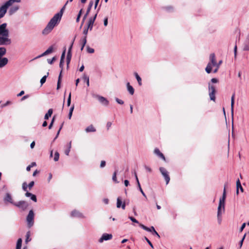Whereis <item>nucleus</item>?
Returning a JSON list of instances; mask_svg holds the SVG:
<instances>
[{"instance_id": "3c124183", "label": "nucleus", "mask_w": 249, "mask_h": 249, "mask_svg": "<svg viewBox=\"0 0 249 249\" xmlns=\"http://www.w3.org/2000/svg\"><path fill=\"white\" fill-rule=\"evenodd\" d=\"M128 218L131 221H132L134 223H139V221L136 219L134 217H132V216H129L128 217Z\"/></svg>"}, {"instance_id": "9d476101", "label": "nucleus", "mask_w": 249, "mask_h": 249, "mask_svg": "<svg viewBox=\"0 0 249 249\" xmlns=\"http://www.w3.org/2000/svg\"><path fill=\"white\" fill-rule=\"evenodd\" d=\"M92 96L97 98L99 102L103 105L105 106H107L108 105L109 101L106 98L98 94H93Z\"/></svg>"}, {"instance_id": "864d4df0", "label": "nucleus", "mask_w": 249, "mask_h": 249, "mask_svg": "<svg viewBox=\"0 0 249 249\" xmlns=\"http://www.w3.org/2000/svg\"><path fill=\"white\" fill-rule=\"evenodd\" d=\"M115 101L118 104L120 105H123L124 103V102L122 100H121L118 98H115Z\"/></svg>"}, {"instance_id": "412c9836", "label": "nucleus", "mask_w": 249, "mask_h": 249, "mask_svg": "<svg viewBox=\"0 0 249 249\" xmlns=\"http://www.w3.org/2000/svg\"><path fill=\"white\" fill-rule=\"evenodd\" d=\"M210 59L211 61V63L212 65L215 66L217 65V63L215 60V57L214 53H211L210 56Z\"/></svg>"}, {"instance_id": "09e8293b", "label": "nucleus", "mask_w": 249, "mask_h": 249, "mask_svg": "<svg viewBox=\"0 0 249 249\" xmlns=\"http://www.w3.org/2000/svg\"><path fill=\"white\" fill-rule=\"evenodd\" d=\"M164 9L167 11V12H172L173 11V7L170 6H166L164 7Z\"/></svg>"}, {"instance_id": "774afa93", "label": "nucleus", "mask_w": 249, "mask_h": 249, "mask_svg": "<svg viewBox=\"0 0 249 249\" xmlns=\"http://www.w3.org/2000/svg\"><path fill=\"white\" fill-rule=\"evenodd\" d=\"M112 125V123L110 122H108L107 124V128L108 130Z\"/></svg>"}, {"instance_id": "473e14b6", "label": "nucleus", "mask_w": 249, "mask_h": 249, "mask_svg": "<svg viewBox=\"0 0 249 249\" xmlns=\"http://www.w3.org/2000/svg\"><path fill=\"white\" fill-rule=\"evenodd\" d=\"M31 235V233L30 231H28L27 232L26 234V239H25V242L27 243L28 242L30 241L31 240V238L30 237Z\"/></svg>"}, {"instance_id": "680f3d73", "label": "nucleus", "mask_w": 249, "mask_h": 249, "mask_svg": "<svg viewBox=\"0 0 249 249\" xmlns=\"http://www.w3.org/2000/svg\"><path fill=\"white\" fill-rule=\"evenodd\" d=\"M64 61H60L59 67L61 69L62 71L63 69Z\"/></svg>"}, {"instance_id": "423d86ee", "label": "nucleus", "mask_w": 249, "mask_h": 249, "mask_svg": "<svg viewBox=\"0 0 249 249\" xmlns=\"http://www.w3.org/2000/svg\"><path fill=\"white\" fill-rule=\"evenodd\" d=\"M140 227L142 228L143 230L151 232L153 235H156L159 238H160V236L159 234V233L157 232V231L155 230L154 227L153 226H151V227L149 228L145 226H144L143 224H140Z\"/></svg>"}, {"instance_id": "0eeeda50", "label": "nucleus", "mask_w": 249, "mask_h": 249, "mask_svg": "<svg viewBox=\"0 0 249 249\" xmlns=\"http://www.w3.org/2000/svg\"><path fill=\"white\" fill-rule=\"evenodd\" d=\"M209 88V95L210 96V100L213 101L215 100V89L214 86L212 85L210 83L208 84Z\"/></svg>"}, {"instance_id": "ea45409f", "label": "nucleus", "mask_w": 249, "mask_h": 249, "mask_svg": "<svg viewBox=\"0 0 249 249\" xmlns=\"http://www.w3.org/2000/svg\"><path fill=\"white\" fill-rule=\"evenodd\" d=\"M83 79L86 82L87 85L89 87V76L86 74H84L83 76Z\"/></svg>"}, {"instance_id": "6e6d98bb", "label": "nucleus", "mask_w": 249, "mask_h": 249, "mask_svg": "<svg viewBox=\"0 0 249 249\" xmlns=\"http://www.w3.org/2000/svg\"><path fill=\"white\" fill-rule=\"evenodd\" d=\"M63 124H61V126H60V127L59 129L58 130V132H57V134H56V135L55 137V138H54V139H53V141H55V140L57 139V138L58 137V135H59V134L60 131L61 129H62V128Z\"/></svg>"}, {"instance_id": "20e7f679", "label": "nucleus", "mask_w": 249, "mask_h": 249, "mask_svg": "<svg viewBox=\"0 0 249 249\" xmlns=\"http://www.w3.org/2000/svg\"><path fill=\"white\" fill-rule=\"evenodd\" d=\"M34 213L33 210L29 211V213L26 217V221L28 227L31 228L34 224Z\"/></svg>"}, {"instance_id": "7ed1b4c3", "label": "nucleus", "mask_w": 249, "mask_h": 249, "mask_svg": "<svg viewBox=\"0 0 249 249\" xmlns=\"http://www.w3.org/2000/svg\"><path fill=\"white\" fill-rule=\"evenodd\" d=\"M20 0H9L0 7V19L3 18L7 12V9L14 2H19Z\"/></svg>"}, {"instance_id": "49530a36", "label": "nucleus", "mask_w": 249, "mask_h": 249, "mask_svg": "<svg viewBox=\"0 0 249 249\" xmlns=\"http://www.w3.org/2000/svg\"><path fill=\"white\" fill-rule=\"evenodd\" d=\"M54 121H55V116H53L52 119L51 123L49 125L48 128L49 129H51L52 128V126L53 125V124Z\"/></svg>"}, {"instance_id": "a211bd4d", "label": "nucleus", "mask_w": 249, "mask_h": 249, "mask_svg": "<svg viewBox=\"0 0 249 249\" xmlns=\"http://www.w3.org/2000/svg\"><path fill=\"white\" fill-rule=\"evenodd\" d=\"M8 62V60L6 57H1L0 58V68L4 67Z\"/></svg>"}, {"instance_id": "c9c22d12", "label": "nucleus", "mask_w": 249, "mask_h": 249, "mask_svg": "<svg viewBox=\"0 0 249 249\" xmlns=\"http://www.w3.org/2000/svg\"><path fill=\"white\" fill-rule=\"evenodd\" d=\"M243 50L246 51H249V43L245 41L243 45Z\"/></svg>"}, {"instance_id": "4c0bfd02", "label": "nucleus", "mask_w": 249, "mask_h": 249, "mask_svg": "<svg viewBox=\"0 0 249 249\" xmlns=\"http://www.w3.org/2000/svg\"><path fill=\"white\" fill-rule=\"evenodd\" d=\"M66 47H64V50L62 53V54H61V58H60V61H64V59H65V54H66Z\"/></svg>"}, {"instance_id": "a19ab883", "label": "nucleus", "mask_w": 249, "mask_h": 249, "mask_svg": "<svg viewBox=\"0 0 249 249\" xmlns=\"http://www.w3.org/2000/svg\"><path fill=\"white\" fill-rule=\"evenodd\" d=\"M86 48H87V51L88 53H93L94 52V49L92 48H90L89 46H87L86 47Z\"/></svg>"}, {"instance_id": "1a4fd4ad", "label": "nucleus", "mask_w": 249, "mask_h": 249, "mask_svg": "<svg viewBox=\"0 0 249 249\" xmlns=\"http://www.w3.org/2000/svg\"><path fill=\"white\" fill-rule=\"evenodd\" d=\"M159 170L161 175L164 177L166 184H168L170 180V178L169 175V172L166 170V169L165 168L162 167H160Z\"/></svg>"}, {"instance_id": "4468645a", "label": "nucleus", "mask_w": 249, "mask_h": 249, "mask_svg": "<svg viewBox=\"0 0 249 249\" xmlns=\"http://www.w3.org/2000/svg\"><path fill=\"white\" fill-rule=\"evenodd\" d=\"M53 46H50V47H49V48L46 51H45L43 53H42L40 55H39L37 56L36 57L34 58V59H38L39 58H40L42 56H45L49 53H52L53 51Z\"/></svg>"}, {"instance_id": "f8f14e48", "label": "nucleus", "mask_w": 249, "mask_h": 249, "mask_svg": "<svg viewBox=\"0 0 249 249\" xmlns=\"http://www.w3.org/2000/svg\"><path fill=\"white\" fill-rule=\"evenodd\" d=\"M112 238V235L110 233H103L102 236L99 240L100 243L103 242L104 241H107L111 239Z\"/></svg>"}, {"instance_id": "bb28decb", "label": "nucleus", "mask_w": 249, "mask_h": 249, "mask_svg": "<svg viewBox=\"0 0 249 249\" xmlns=\"http://www.w3.org/2000/svg\"><path fill=\"white\" fill-rule=\"evenodd\" d=\"M212 70V65L211 63H209L205 68V71L207 73H210Z\"/></svg>"}, {"instance_id": "f257e3e1", "label": "nucleus", "mask_w": 249, "mask_h": 249, "mask_svg": "<svg viewBox=\"0 0 249 249\" xmlns=\"http://www.w3.org/2000/svg\"><path fill=\"white\" fill-rule=\"evenodd\" d=\"M66 5L67 4H65L61 9L60 11L55 14L51 19L46 27L43 30L42 32L43 35H47L49 34L53 30L54 27L59 23Z\"/></svg>"}, {"instance_id": "a878e982", "label": "nucleus", "mask_w": 249, "mask_h": 249, "mask_svg": "<svg viewBox=\"0 0 249 249\" xmlns=\"http://www.w3.org/2000/svg\"><path fill=\"white\" fill-rule=\"evenodd\" d=\"M6 53V49L5 47H0V58L2 57Z\"/></svg>"}, {"instance_id": "2eb2a0df", "label": "nucleus", "mask_w": 249, "mask_h": 249, "mask_svg": "<svg viewBox=\"0 0 249 249\" xmlns=\"http://www.w3.org/2000/svg\"><path fill=\"white\" fill-rule=\"evenodd\" d=\"M117 208H122V209L124 210L125 208V204L124 202H123L120 197H118L117 199Z\"/></svg>"}, {"instance_id": "c756f323", "label": "nucleus", "mask_w": 249, "mask_h": 249, "mask_svg": "<svg viewBox=\"0 0 249 249\" xmlns=\"http://www.w3.org/2000/svg\"><path fill=\"white\" fill-rule=\"evenodd\" d=\"M22 245V239L21 238H19L17 242L16 245V249H21Z\"/></svg>"}, {"instance_id": "f704fd0d", "label": "nucleus", "mask_w": 249, "mask_h": 249, "mask_svg": "<svg viewBox=\"0 0 249 249\" xmlns=\"http://www.w3.org/2000/svg\"><path fill=\"white\" fill-rule=\"evenodd\" d=\"M137 186H138V190L141 192V193H142V196L145 197L146 198H147V197H146V196L145 195V194L144 193V192L143 191L141 186V184L140 183H139V184H137Z\"/></svg>"}, {"instance_id": "8fccbe9b", "label": "nucleus", "mask_w": 249, "mask_h": 249, "mask_svg": "<svg viewBox=\"0 0 249 249\" xmlns=\"http://www.w3.org/2000/svg\"><path fill=\"white\" fill-rule=\"evenodd\" d=\"M56 60V57L55 56L53 57L52 59H48L47 62L50 64H52L54 61Z\"/></svg>"}, {"instance_id": "9b49d317", "label": "nucleus", "mask_w": 249, "mask_h": 249, "mask_svg": "<svg viewBox=\"0 0 249 249\" xmlns=\"http://www.w3.org/2000/svg\"><path fill=\"white\" fill-rule=\"evenodd\" d=\"M71 217H77L79 218H85L84 215L79 211L74 210L71 212Z\"/></svg>"}, {"instance_id": "052dcab7", "label": "nucleus", "mask_w": 249, "mask_h": 249, "mask_svg": "<svg viewBox=\"0 0 249 249\" xmlns=\"http://www.w3.org/2000/svg\"><path fill=\"white\" fill-rule=\"evenodd\" d=\"M106 162L105 160H102L100 163V168H103L106 166Z\"/></svg>"}, {"instance_id": "b1692460", "label": "nucleus", "mask_w": 249, "mask_h": 249, "mask_svg": "<svg viewBox=\"0 0 249 249\" xmlns=\"http://www.w3.org/2000/svg\"><path fill=\"white\" fill-rule=\"evenodd\" d=\"M53 112V110L52 108H50L48 110V112L46 113V114L44 116V119L45 120H48L49 119V117L51 116Z\"/></svg>"}, {"instance_id": "79ce46f5", "label": "nucleus", "mask_w": 249, "mask_h": 249, "mask_svg": "<svg viewBox=\"0 0 249 249\" xmlns=\"http://www.w3.org/2000/svg\"><path fill=\"white\" fill-rule=\"evenodd\" d=\"M223 212H224L223 211V209L221 207H218L217 216H222Z\"/></svg>"}, {"instance_id": "cd10ccee", "label": "nucleus", "mask_w": 249, "mask_h": 249, "mask_svg": "<svg viewBox=\"0 0 249 249\" xmlns=\"http://www.w3.org/2000/svg\"><path fill=\"white\" fill-rule=\"evenodd\" d=\"M71 57H72V53H67V57H66V62H67V65H69L71 60Z\"/></svg>"}, {"instance_id": "6ab92c4d", "label": "nucleus", "mask_w": 249, "mask_h": 249, "mask_svg": "<svg viewBox=\"0 0 249 249\" xmlns=\"http://www.w3.org/2000/svg\"><path fill=\"white\" fill-rule=\"evenodd\" d=\"M19 9V7L18 6H12L9 11H8V13H9V15H12L13 14H14L15 12H16Z\"/></svg>"}, {"instance_id": "7c9ffc66", "label": "nucleus", "mask_w": 249, "mask_h": 249, "mask_svg": "<svg viewBox=\"0 0 249 249\" xmlns=\"http://www.w3.org/2000/svg\"><path fill=\"white\" fill-rule=\"evenodd\" d=\"M49 72H48L47 73V75H44V76H43L41 79H40V84H41V85H42L46 81V79H47V77H48V76L49 75Z\"/></svg>"}, {"instance_id": "5701e85b", "label": "nucleus", "mask_w": 249, "mask_h": 249, "mask_svg": "<svg viewBox=\"0 0 249 249\" xmlns=\"http://www.w3.org/2000/svg\"><path fill=\"white\" fill-rule=\"evenodd\" d=\"M80 43L81 44V51H83L84 47L87 43V39L85 37H82L80 40Z\"/></svg>"}, {"instance_id": "4be33fe9", "label": "nucleus", "mask_w": 249, "mask_h": 249, "mask_svg": "<svg viewBox=\"0 0 249 249\" xmlns=\"http://www.w3.org/2000/svg\"><path fill=\"white\" fill-rule=\"evenodd\" d=\"M95 128L93 126L92 124H90L88 127H87L85 129V131L87 133H89V132H95L96 131Z\"/></svg>"}, {"instance_id": "bf43d9fd", "label": "nucleus", "mask_w": 249, "mask_h": 249, "mask_svg": "<svg viewBox=\"0 0 249 249\" xmlns=\"http://www.w3.org/2000/svg\"><path fill=\"white\" fill-rule=\"evenodd\" d=\"M108 24V18L106 17L104 19V25L105 26H107Z\"/></svg>"}, {"instance_id": "603ef678", "label": "nucleus", "mask_w": 249, "mask_h": 249, "mask_svg": "<svg viewBox=\"0 0 249 249\" xmlns=\"http://www.w3.org/2000/svg\"><path fill=\"white\" fill-rule=\"evenodd\" d=\"M71 103V93L70 92L67 99V106H70Z\"/></svg>"}, {"instance_id": "69168bd1", "label": "nucleus", "mask_w": 249, "mask_h": 249, "mask_svg": "<svg viewBox=\"0 0 249 249\" xmlns=\"http://www.w3.org/2000/svg\"><path fill=\"white\" fill-rule=\"evenodd\" d=\"M245 226H246V223H244L242 224V226H241L240 227V231L241 232L243 231V230H244V229L245 228Z\"/></svg>"}, {"instance_id": "72a5a7b5", "label": "nucleus", "mask_w": 249, "mask_h": 249, "mask_svg": "<svg viewBox=\"0 0 249 249\" xmlns=\"http://www.w3.org/2000/svg\"><path fill=\"white\" fill-rule=\"evenodd\" d=\"M226 198V188L225 186L224 188V190H223L222 196L220 198V199L222 200V201H225Z\"/></svg>"}, {"instance_id": "e2e57ef3", "label": "nucleus", "mask_w": 249, "mask_h": 249, "mask_svg": "<svg viewBox=\"0 0 249 249\" xmlns=\"http://www.w3.org/2000/svg\"><path fill=\"white\" fill-rule=\"evenodd\" d=\"M144 168L148 172H151V171H152L151 168L146 165L144 166Z\"/></svg>"}, {"instance_id": "c03bdc74", "label": "nucleus", "mask_w": 249, "mask_h": 249, "mask_svg": "<svg viewBox=\"0 0 249 249\" xmlns=\"http://www.w3.org/2000/svg\"><path fill=\"white\" fill-rule=\"evenodd\" d=\"M22 188V189L23 190V191H26V192H28L27 191L28 185L27 184L26 182H24L23 183Z\"/></svg>"}, {"instance_id": "39448f33", "label": "nucleus", "mask_w": 249, "mask_h": 249, "mask_svg": "<svg viewBox=\"0 0 249 249\" xmlns=\"http://www.w3.org/2000/svg\"><path fill=\"white\" fill-rule=\"evenodd\" d=\"M14 206L19 209L21 211H25L28 207L29 203L26 201L20 200L14 203Z\"/></svg>"}, {"instance_id": "f03ea898", "label": "nucleus", "mask_w": 249, "mask_h": 249, "mask_svg": "<svg viewBox=\"0 0 249 249\" xmlns=\"http://www.w3.org/2000/svg\"><path fill=\"white\" fill-rule=\"evenodd\" d=\"M7 23H3L0 25V45H8L11 43L9 38V31L7 29Z\"/></svg>"}, {"instance_id": "de8ad7c7", "label": "nucleus", "mask_w": 249, "mask_h": 249, "mask_svg": "<svg viewBox=\"0 0 249 249\" xmlns=\"http://www.w3.org/2000/svg\"><path fill=\"white\" fill-rule=\"evenodd\" d=\"M82 9H81L80 10V11L79 12V13L77 16V18H76V21L77 22H78L79 21V20H80V17H81V14H82Z\"/></svg>"}, {"instance_id": "393cba45", "label": "nucleus", "mask_w": 249, "mask_h": 249, "mask_svg": "<svg viewBox=\"0 0 249 249\" xmlns=\"http://www.w3.org/2000/svg\"><path fill=\"white\" fill-rule=\"evenodd\" d=\"M134 76H135L136 79H137L138 84L139 86H142V79L141 77L139 75L138 73L136 72H135L134 73Z\"/></svg>"}, {"instance_id": "5fc2aeb1", "label": "nucleus", "mask_w": 249, "mask_h": 249, "mask_svg": "<svg viewBox=\"0 0 249 249\" xmlns=\"http://www.w3.org/2000/svg\"><path fill=\"white\" fill-rule=\"evenodd\" d=\"M144 239L146 241L147 243L149 245V246L152 248H153V244H152L151 242L146 237H144Z\"/></svg>"}, {"instance_id": "a18cd8bd", "label": "nucleus", "mask_w": 249, "mask_h": 249, "mask_svg": "<svg viewBox=\"0 0 249 249\" xmlns=\"http://www.w3.org/2000/svg\"><path fill=\"white\" fill-rule=\"evenodd\" d=\"M11 104H12V102H11L10 101H7L4 104H2L1 105V108H3V107H4L9 105H11Z\"/></svg>"}, {"instance_id": "6e6552de", "label": "nucleus", "mask_w": 249, "mask_h": 249, "mask_svg": "<svg viewBox=\"0 0 249 249\" xmlns=\"http://www.w3.org/2000/svg\"><path fill=\"white\" fill-rule=\"evenodd\" d=\"M100 6H101V5H100ZM100 7H99V8L98 9L97 13L95 14V15L93 17L90 18L88 21L87 26L86 27L89 29V31H91L93 29V24L96 18L97 14L99 11L100 10Z\"/></svg>"}, {"instance_id": "13d9d810", "label": "nucleus", "mask_w": 249, "mask_h": 249, "mask_svg": "<svg viewBox=\"0 0 249 249\" xmlns=\"http://www.w3.org/2000/svg\"><path fill=\"white\" fill-rule=\"evenodd\" d=\"M89 13H88L87 12H86V14L84 15V16L83 17V19H82V24H81V27L82 26L83 24L84 23V20L87 18V17L88 15H89Z\"/></svg>"}, {"instance_id": "58836bf2", "label": "nucleus", "mask_w": 249, "mask_h": 249, "mask_svg": "<svg viewBox=\"0 0 249 249\" xmlns=\"http://www.w3.org/2000/svg\"><path fill=\"white\" fill-rule=\"evenodd\" d=\"M93 1L91 0L89 1L86 12H87L88 13H89V12L91 9V7L93 5Z\"/></svg>"}, {"instance_id": "f3484780", "label": "nucleus", "mask_w": 249, "mask_h": 249, "mask_svg": "<svg viewBox=\"0 0 249 249\" xmlns=\"http://www.w3.org/2000/svg\"><path fill=\"white\" fill-rule=\"evenodd\" d=\"M154 153L157 155L158 157H159L160 158L164 160H165V158L164 156V155L160 152L159 149L156 148L154 150Z\"/></svg>"}, {"instance_id": "2f4dec72", "label": "nucleus", "mask_w": 249, "mask_h": 249, "mask_svg": "<svg viewBox=\"0 0 249 249\" xmlns=\"http://www.w3.org/2000/svg\"><path fill=\"white\" fill-rule=\"evenodd\" d=\"M225 202L224 201H222V200L219 199V202L218 204L219 207H221L223 209V211H225Z\"/></svg>"}, {"instance_id": "e433bc0d", "label": "nucleus", "mask_w": 249, "mask_h": 249, "mask_svg": "<svg viewBox=\"0 0 249 249\" xmlns=\"http://www.w3.org/2000/svg\"><path fill=\"white\" fill-rule=\"evenodd\" d=\"M117 172H118V171L115 170L113 174V176H112V180L115 183H118V181H117V178H116V175H117Z\"/></svg>"}, {"instance_id": "338daca9", "label": "nucleus", "mask_w": 249, "mask_h": 249, "mask_svg": "<svg viewBox=\"0 0 249 249\" xmlns=\"http://www.w3.org/2000/svg\"><path fill=\"white\" fill-rule=\"evenodd\" d=\"M211 81L213 83H216L218 82V80L217 78H213L211 79Z\"/></svg>"}, {"instance_id": "aec40b11", "label": "nucleus", "mask_w": 249, "mask_h": 249, "mask_svg": "<svg viewBox=\"0 0 249 249\" xmlns=\"http://www.w3.org/2000/svg\"><path fill=\"white\" fill-rule=\"evenodd\" d=\"M127 90L131 95H133L134 93V89L133 87L130 85L129 82L126 83Z\"/></svg>"}, {"instance_id": "37998d69", "label": "nucleus", "mask_w": 249, "mask_h": 249, "mask_svg": "<svg viewBox=\"0 0 249 249\" xmlns=\"http://www.w3.org/2000/svg\"><path fill=\"white\" fill-rule=\"evenodd\" d=\"M59 158V154L58 152H55L54 156V160L57 161L58 160Z\"/></svg>"}, {"instance_id": "dca6fc26", "label": "nucleus", "mask_w": 249, "mask_h": 249, "mask_svg": "<svg viewBox=\"0 0 249 249\" xmlns=\"http://www.w3.org/2000/svg\"><path fill=\"white\" fill-rule=\"evenodd\" d=\"M25 196L28 197H30V199L34 202H36L37 201L36 196L35 195L32 194L31 193L27 192L25 193Z\"/></svg>"}, {"instance_id": "0e129e2a", "label": "nucleus", "mask_w": 249, "mask_h": 249, "mask_svg": "<svg viewBox=\"0 0 249 249\" xmlns=\"http://www.w3.org/2000/svg\"><path fill=\"white\" fill-rule=\"evenodd\" d=\"M217 216V221L219 224H220L222 222V216Z\"/></svg>"}, {"instance_id": "4d7b16f0", "label": "nucleus", "mask_w": 249, "mask_h": 249, "mask_svg": "<svg viewBox=\"0 0 249 249\" xmlns=\"http://www.w3.org/2000/svg\"><path fill=\"white\" fill-rule=\"evenodd\" d=\"M34 184L35 182L34 181H32L29 183V184L28 185V187H29L30 190L34 186Z\"/></svg>"}, {"instance_id": "c85d7f7f", "label": "nucleus", "mask_w": 249, "mask_h": 249, "mask_svg": "<svg viewBox=\"0 0 249 249\" xmlns=\"http://www.w3.org/2000/svg\"><path fill=\"white\" fill-rule=\"evenodd\" d=\"M89 29L87 27L85 26L83 31V34L84 36L82 37H85L87 39V35L88 34V31Z\"/></svg>"}, {"instance_id": "ddd939ff", "label": "nucleus", "mask_w": 249, "mask_h": 249, "mask_svg": "<svg viewBox=\"0 0 249 249\" xmlns=\"http://www.w3.org/2000/svg\"><path fill=\"white\" fill-rule=\"evenodd\" d=\"M3 201L5 203L8 202L13 205H14V203L16 202L13 201L11 195L9 193L6 194L5 196L3 198Z\"/></svg>"}]
</instances>
